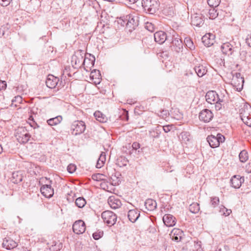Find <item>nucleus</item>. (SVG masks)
Instances as JSON below:
<instances>
[{"label": "nucleus", "instance_id": "obj_24", "mask_svg": "<svg viewBox=\"0 0 251 251\" xmlns=\"http://www.w3.org/2000/svg\"><path fill=\"white\" fill-rule=\"evenodd\" d=\"M128 218L132 223L135 222L140 217V212L137 209H132L128 211Z\"/></svg>", "mask_w": 251, "mask_h": 251}, {"label": "nucleus", "instance_id": "obj_46", "mask_svg": "<svg viewBox=\"0 0 251 251\" xmlns=\"http://www.w3.org/2000/svg\"><path fill=\"white\" fill-rule=\"evenodd\" d=\"M12 0H0V5L2 6H8Z\"/></svg>", "mask_w": 251, "mask_h": 251}, {"label": "nucleus", "instance_id": "obj_63", "mask_svg": "<svg viewBox=\"0 0 251 251\" xmlns=\"http://www.w3.org/2000/svg\"><path fill=\"white\" fill-rule=\"evenodd\" d=\"M93 58H94V60H93L94 62H93V64H94V63L95 60V57H94V56H93Z\"/></svg>", "mask_w": 251, "mask_h": 251}, {"label": "nucleus", "instance_id": "obj_42", "mask_svg": "<svg viewBox=\"0 0 251 251\" xmlns=\"http://www.w3.org/2000/svg\"><path fill=\"white\" fill-rule=\"evenodd\" d=\"M103 234V231L98 230L93 234V237L95 240H99Z\"/></svg>", "mask_w": 251, "mask_h": 251}, {"label": "nucleus", "instance_id": "obj_62", "mask_svg": "<svg viewBox=\"0 0 251 251\" xmlns=\"http://www.w3.org/2000/svg\"><path fill=\"white\" fill-rule=\"evenodd\" d=\"M17 174V173H14L13 174V177H15V175H16Z\"/></svg>", "mask_w": 251, "mask_h": 251}, {"label": "nucleus", "instance_id": "obj_39", "mask_svg": "<svg viewBox=\"0 0 251 251\" xmlns=\"http://www.w3.org/2000/svg\"><path fill=\"white\" fill-rule=\"evenodd\" d=\"M100 77V72L99 70H94L93 71L91 72V73L90 75V77L92 79H99Z\"/></svg>", "mask_w": 251, "mask_h": 251}, {"label": "nucleus", "instance_id": "obj_12", "mask_svg": "<svg viewBox=\"0 0 251 251\" xmlns=\"http://www.w3.org/2000/svg\"><path fill=\"white\" fill-rule=\"evenodd\" d=\"M213 118V114L211 110L204 109L199 113V119L204 123H208Z\"/></svg>", "mask_w": 251, "mask_h": 251}, {"label": "nucleus", "instance_id": "obj_8", "mask_svg": "<svg viewBox=\"0 0 251 251\" xmlns=\"http://www.w3.org/2000/svg\"><path fill=\"white\" fill-rule=\"evenodd\" d=\"M86 126L82 121H75L71 125V130L73 135H77L82 133L85 130Z\"/></svg>", "mask_w": 251, "mask_h": 251}, {"label": "nucleus", "instance_id": "obj_18", "mask_svg": "<svg viewBox=\"0 0 251 251\" xmlns=\"http://www.w3.org/2000/svg\"><path fill=\"white\" fill-rule=\"evenodd\" d=\"M154 40L159 44H162L167 40L166 33L162 31H158L154 34Z\"/></svg>", "mask_w": 251, "mask_h": 251}, {"label": "nucleus", "instance_id": "obj_19", "mask_svg": "<svg viewBox=\"0 0 251 251\" xmlns=\"http://www.w3.org/2000/svg\"><path fill=\"white\" fill-rule=\"evenodd\" d=\"M59 81L57 77H55L52 75H49L46 81V83L48 87L53 89L55 87Z\"/></svg>", "mask_w": 251, "mask_h": 251}, {"label": "nucleus", "instance_id": "obj_60", "mask_svg": "<svg viewBox=\"0 0 251 251\" xmlns=\"http://www.w3.org/2000/svg\"><path fill=\"white\" fill-rule=\"evenodd\" d=\"M22 180V177H20L18 179H17L16 181L17 182V181H21Z\"/></svg>", "mask_w": 251, "mask_h": 251}, {"label": "nucleus", "instance_id": "obj_17", "mask_svg": "<svg viewBox=\"0 0 251 251\" xmlns=\"http://www.w3.org/2000/svg\"><path fill=\"white\" fill-rule=\"evenodd\" d=\"M163 221L167 226H173L176 224V218L171 214H165L163 217Z\"/></svg>", "mask_w": 251, "mask_h": 251}, {"label": "nucleus", "instance_id": "obj_31", "mask_svg": "<svg viewBox=\"0 0 251 251\" xmlns=\"http://www.w3.org/2000/svg\"><path fill=\"white\" fill-rule=\"evenodd\" d=\"M239 158L241 162H246L249 159L248 152L246 150L242 151L239 154Z\"/></svg>", "mask_w": 251, "mask_h": 251}, {"label": "nucleus", "instance_id": "obj_34", "mask_svg": "<svg viewBox=\"0 0 251 251\" xmlns=\"http://www.w3.org/2000/svg\"><path fill=\"white\" fill-rule=\"evenodd\" d=\"M86 201L83 197H79L75 200V203L76 205L79 208L83 207L86 204Z\"/></svg>", "mask_w": 251, "mask_h": 251}, {"label": "nucleus", "instance_id": "obj_57", "mask_svg": "<svg viewBox=\"0 0 251 251\" xmlns=\"http://www.w3.org/2000/svg\"><path fill=\"white\" fill-rule=\"evenodd\" d=\"M29 124L30 126L34 129L39 127V126L34 121H32V122L30 123Z\"/></svg>", "mask_w": 251, "mask_h": 251}, {"label": "nucleus", "instance_id": "obj_15", "mask_svg": "<svg viewBox=\"0 0 251 251\" xmlns=\"http://www.w3.org/2000/svg\"><path fill=\"white\" fill-rule=\"evenodd\" d=\"M183 232L179 228H174L170 234L173 240L178 242L180 241L183 236Z\"/></svg>", "mask_w": 251, "mask_h": 251}, {"label": "nucleus", "instance_id": "obj_38", "mask_svg": "<svg viewBox=\"0 0 251 251\" xmlns=\"http://www.w3.org/2000/svg\"><path fill=\"white\" fill-rule=\"evenodd\" d=\"M220 203V200L219 197H213L210 198V204L213 207L215 208Z\"/></svg>", "mask_w": 251, "mask_h": 251}, {"label": "nucleus", "instance_id": "obj_44", "mask_svg": "<svg viewBox=\"0 0 251 251\" xmlns=\"http://www.w3.org/2000/svg\"><path fill=\"white\" fill-rule=\"evenodd\" d=\"M76 169V166L74 164H70L67 167V170L70 174L73 173Z\"/></svg>", "mask_w": 251, "mask_h": 251}, {"label": "nucleus", "instance_id": "obj_10", "mask_svg": "<svg viewBox=\"0 0 251 251\" xmlns=\"http://www.w3.org/2000/svg\"><path fill=\"white\" fill-rule=\"evenodd\" d=\"M172 47L177 52H180L183 50V43L177 34L173 35Z\"/></svg>", "mask_w": 251, "mask_h": 251}, {"label": "nucleus", "instance_id": "obj_30", "mask_svg": "<svg viewBox=\"0 0 251 251\" xmlns=\"http://www.w3.org/2000/svg\"><path fill=\"white\" fill-rule=\"evenodd\" d=\"M92 178L95 181H102L106 180V176L102 174H96L92 176Z\"/></svg>", "mask_w": 251, "mask_h": 251}, {"label": "nucleus", "instance_id": "obj_9", "mask_svg": "<svg viewBox=\"0 0 251 251\" xmlns=\"http://www.w3.org/2000/svg\"><path fill=\"white\" fill-rule=\"evenodd\" d=\"M123 23H121L123 25H126L127 26L134 29L135 27L138 25V17H134L132 15L129 14L126 16L121 18Z\"/></svg>", "mask_w": 251, "mask_h": 251}, {"label": "nucleus", "instance_id": "obj_45", "mask_svg": "<svg viewBox=\"0 0 251 251\" xmlns=\"http://www.w3.org/2000/svg\"><path fill=\"white\" fill-rule=\"evenodd\" d=\"M145 27L148 30H149L151 32L154 31V26L151 23H149V22L147 23Z\"/></svg>", "mask_w": 251, "mask_h": 251}, {"label": "nucleus", "instance_id": "obj_52", "mask_svg": "<svg viewBox=\"0 0 251 251\" xmlns=\"http://www.w3.org/2000/svg\"><path fill=\"white\" fill-rule=\"evenodd\" d=\"M78 53H77L75 55H74V56H73V59H75V58H78V63H79V62H80V60H81V61H84V59H83V56L81 55V54H79V56H78Z\"/></svg>", "mask_w": 251, "mask_h": 251}, {"label": "nucleus", "instance_id": "obj_51", "mask_svg": "<svg viewBox=\"0 0 251 251\" xmlns=\"http://www.w3.org/2000/svg\"><path fill=\"white\" fill-rule=\"evenodd\" d=\"M105 162H103L102 160H100L99 158L96 164V167L97 168H100L104 164Z\"/></svg>", "mask_w": 251, "mask_h": 251}, {"label": "nucleus", "instance_id": "obj_26", "mask_svg": "<svg viewBox=\"0 0 251 251\" xmlns=\"http://www.w3.org/2000/svg\"><path fill=\"white\" fill-rule=\"evenodd\" d=\"M194 70L198 76L199 77L203 76L207 72L206 67L202 65L195 66Z\"/></svg>", "mask_w": 251, "mask_h": 251}, {"label": "nucleus", "instance_id": "obj_37", "mask_svg": "<svg viewBox=\"0 0 251 251\" xmlns=\"http://www.w3.org/2000/svg\"><path fill=\"white\" fill-rule=\"evenodd\" d=\"M209 18L211 19H215L218 15V13L214 7L209 10L208 12Z\"/></svg>", "mask_w": 251, "mask_h": 251}, {"label": "nucleus", "instance_id": "obj_4", "mask_svg": "<svg viewBox=\"0 0 251 251\" xmlns=\"http://www.w3.org/2000/svg\"><path fill=\"white\" fill-rule=\"evenodd\" d=\"M242 121L247 126L251 127V106L244 105L240 113Z\"/></svg>", "mask_w": 251, "mask_h": 251}, {"label": "nucleus", "instance_id": "obj_48", "mask_svg": "<svg viewBox=\"0 0 251 251\" xmlns=\"http://www.w3.org/2000/svg\"><path fill=\"white\" fill-rule=\"evenodd\" d=\"M173 126L172 125H166L163 126V129L165 132L168 133V132L171 131V130L172 129Z\"/></svg>", "mask_w": 251, "mask_h": 251}, {"label": "nucleus", "instance_id": "obj_27", "mask_svg": "<svg viewBox=\"0 0 251 251\" xmlns=\"http://www.w3.org/2000/svg\"><path fill=\"white\" fill-rule=\"evenodd\" d=\"M94 115L96 118V119L101 123H105L107 120V117L100 111H96Z\"/></svg>", "mask_w": 251, "mask_h": 251}, {"label": "nucleus", "instance_id": "obj_2", "mask_svg": "<svg viewBox=\"0 0 251 251\" xmlns=\"http://www.w3.org/2000/svg\"><path fill=\"white\" fill-rule=\"evenodd\" d=\"M142 6L145 11L152 14L158 10L159 3L158 0H142Z\"/></svg>", "mask_w": 251, "mask_h": 251}, {"label": "nucleus", "instance_id": "obj_58", "mask_svg": "<svg viewBox=\"0 0 251 251\" xmlns=\"http://www.w3.org/2000/svg\"><path fill=\"white\" fill-rule=\"evenodd\" d=\"M138 0H126L127 3L133 4L136 2Z\"/></svg>", "mask_w": 251, "mask_h": 251}, {"label": "nucleus", "instance_id": "obj_28", "mask_svg": "<svg viewBox=\"0 0 251 251\" xmlns=\"http://www.w3.org/2000/svg\"><path fill=\"white\" fill-rule=\"evenodd\" d=\"M62 120V117L61 116H58L54 118H50L47 120L48 124L50 126H56L59 124Z\"/></svg>", "mask_w": 251, "mask_h": 251}, {"label": "nucleus", "instance_id": "obj_23", "mask_svg": "<svg viewBox=\"0 0 251 251\" xmlns=\"http://www.w3.org/2000/svg\"><path fill=\"white\" fill-rule=\"evenodd\" d=\"M2 246L7 250H11L17 246V243L10 238H5L2 243Z\"/></svg>", "mask_w": 251, "mask_h": 251}, {"label": "nucleus", "instance_id": "obj_64", "mask_svg": "<svg viewBox=\"0 0 251 251\" xmlns=\"http://www.w3.org/2000/svg\"><path fill=\"white\" fill-rule=\"evenodd\" d=\"M222 251V250H221V249H219L218 251Z\"/></svg>", "mask_w": 251, "mask_h": 251}, {"label": "nucleus", "instance_id": "obj_55", "mask_svg": "<svg viewBox=\"0 0 251 251\" xmlns=\"http://www.w3.org/2000/svg\"><path fill=\"white\" fill-rule=\"evenodd\" d=\"M6 83L5 81H0V90L5 89Z\"/></svg>", "mask_w": 251, "mask_h": 251}, {"label": "nucleus", "instance_id": "obj_20", "mask_svg": "<svg viewBox=\"0 0 251 251\" xmlns=\"http://www.w3.org/2000/svg\"><path fill=\"white\" fill-rule=\"evenodd\" d=\"M108 203L110 207L114 209L120 207L122 205L120 200L115 196L109 197L108 199Z\"/></svg>", "mask_w": 251, "mask_h": 251}, {"label": "nucleus", "instance_id": "obj_33", "mask_svg": "<svg viewBox=\"0 0 251 251\" xmlns=\"http://www.w3.org/2000/svg\"><path fill=\"white\" fill-rule=\"evenodd\" d=\"M190 134L189 132L186 131L182 132L179 136V139L183 142L186 143L187 142L189 141Z\"/></svg>", "mask_w": 251, "mask_h": 251}, {"label": "nucleus", "instance_id": "obj_16", "mask_svg": "<svg viewBox=\"0 0 251 251\" xmlns=\"http://www.w3.org/2000/svg\"><path fill=\"white\" fill-rule=\"evenodd\" d=\"M215 35L211 33H207L202 36L201 40L203 44L207 47H210L214 43Z\"/></svg>", "mask_w": 251, "mask_h": 251}, {"label": "nucleus", "instance_id": "obj_29", "mask_svg": "<svg viewBox=\"0 0 251 251\" xmlns=\"http://www.w3.org/2000/svg\"><path fill=\"white\" fill-rule=\"evenodd\" d=\"M9 25L8 24L2 25L0 27V38L5 35H8L9 34Z\"/></svg>", "mask_w": 251, "mask_h": 251}, {"label": "nucleus", "instance_id": "obj_1", "mask_svg": "<svg viewBox=\"0 0 251 251\" xmlns=\"http://www.w3.org/2000/svg\"><path fill=\"white\" fill-rule=\"evenodd\" d=\"M206 100L210 104H215V108L220 110L222 108V103L224 100L223 97L220 98L216 91H208L205 95Z\"/></svg>", "mask_w": 251, "mask_h": 251}, {"label": "nucleus", "instance_id": "obj_25", "mask_svg": "<svg viewBox=\"0 0 251 251\" xmlns=\"http://www.w3.org/2000/svg\"><path fill=\"white\" fill-rule=\"evenodd\" d=\"M145 206L148 210L152 211L156 209L157 203L156 201L153 199H149L145 201Z\"/></svg>", "mask_w": 251, "mask_h": 251}, {"label": "nucleus", "instance_id": "obj_7", "mask_svg": "<svg viewBox=\"0 0 251 251\" xmlns=\"http://www.w3.org/2000/svg\"><path fill=\"white\" fill-rule=\"evenodd\" d=\"M101 218L105 223L109 226H112L116 223L117 217L113 212L107 210L101 213Z\"/></svg>", "mask_w": 251, "mask_h": 251}, {"label": "nucleus", "instance_id": "obj_61", "mask_svg": "<svg viewBox=\"0 0 251 251\" xmlns=\"http://www.w3.org/2000/svg\"><path fill=\"white\" fill-rule=\"evenodd\" d=\"M17 218H18L19 219V223H20L21 222L22 219L21 218H20V217L19 216H17Z\"/></svg>", "mask_w": 251, "mask_h": 251}, {"label": "nucleus", "instance_id": "obj_50", "mask_svg": "<svg viewBox=\"0 0 251 251\" xmlns=\"http://www.w3.org/2000/svg\"><path fill=\"white\" fill-rule=\"evenodd\" d=\"M99 158L100 159V160H102L103 162H105L106 160L105 153L104 152H101Z\"/></svg>", "mask_w": 251, "mask_h": 251}, {"label": "nucleus", "instance_id": "obj_59", "mask_svg": "<svg viewBox=\"0 0 251 251\" xmlns=\"http://www.w3.org/2000/svg\"><path fill=\"white\" fill-rule=\"evenodd\" d=\"M3 151V149L1 147V145L0 144V154H1Z\"/></svg>", "mask_w": 251, "mask_h": 251}, {"label": "nucleus", "instance_id": "obj_22", "mask_svg": "<svg viewBox=\"0 0 251 251\" xmlns=\"http://www.w3.org/2000/svg\"><path fill=\"white\" fill-rule=\"evenodd\" d=\"M203 20L201 16L199 14H194L191 17V24L194 26L200 27L203 24Z\"/></svg>", "mask_w": 251, "mask_h": 251}, {"label": "nucleus", "instance_id": "obj_41", "mask_svg": "<svg viewBox=\"0 0 251 251\" xmlns=\"http://www.w3.org/2000/svg\"><path fill=\"white\" fill-rule=\"evenodd\" d=\"M120 176L121 175L119 174V173H116L114 176H112L111 179H112L113 181L114 182H113V184L114 183L115 185L119 184V182H120V178H119V176Z\"/></svg>", "mask_w": 251, "mask_h": 251}, {"label": "nucleus", "instance_id": "obj_6", "mask_svg": "<svg viewBox=\"0 0 251 251\" xmlns=\"http://www.w3.org/2000/svg\"><path fill=\"white\" fill-rule=\"evenodd\" d=\"M244 82V78L239 73H235L232 74L231 84L238 91H240L243 87Z\"/></svg>", "mask_w": 251, "mask_h": 251}, {"label": "nucleus", "instance_id": "obj_3", "mask_svg": "<svg viewBox=\"0 0 251 251\" xmlns=\"http://www.w3.org/2000/svg\"><path fill=\"white\" fill-rule=\"evenodd\" d=\"M15 137L21 144H25L30 138V135L25 127H20L16 131Z\"/></svg>", "mask_w": 251, "mask_h": 251}, {"label": "nucleus", "instance_id": "obj_43", "mask_svg": "<svg viewBox=\"0 0 251 251\" xmlns=\"http://www.w3.org/2000/svg\"><path fill=\"white\" fill-rule=\"evenodd\" d=\"M22 101V98L21 96H17L14 98V99L12 100L11 106H17L16 104H14L15 102H17L18 103H21Z\"/></svg>", "mask_w": 251, "mask_h": 251}, {"label": "nucleus", "instance_id": "obj_56", "mask_svg": "<svg viewBox=\"0 0 251 251\" xmlns=\"http://www.w3.org/2000/svg\"><path fill=\"white\" fill-rule=\"evenodd\" d=\"M246 171L248 173H251V163H248L246 166Z\"/></svg>", "mask_w": 251, "mask_h": 251}, {"label": "nucleus", "instance_id": "obj_5", "mask_svg": "<svg viewBox=\"0 0 251 251\" xmlns=\"http://www.w3.org/2000/svg\"><path fill=\"white\" fill-rule=\"evenodd\" d=\"M225 139L224 136L220 133L217 134L216 136L211 135L207 137V141L209 146L212 148L218 147L221 143L224 142Z\"/></svg>", "mask_w": 251, "mask_h": 251}, {"label": "nucleus", "instance_id": "obj_47", "mask_svg": "<svg viewBox=\"0 0 251 251\" xmlns=\"http://www.w3.org/2000/svg\"><path fill=\"white\" fill-rule=\"evenodd\" d=\"M100 186L102 189L108 191V186L107 185V182L105 181V180L102 181L100 183Z\"/></svg>", "mask_w": 251, "mask_h": 251}, {"label": "nucleus", "instance_id": "obj_32", "mask_svg": "<svg viewBox=\"0 0 251 251\" xmlns=\"http://www.w3.org/2000/svg\"><path fill=\"white\" fill-rule=\"evenodd\" d=\"M200 209V205L198 203H193L189 206V210L192 213L196 214L198 213Z\"/></svg>", "mask_w": 251, "mask_h": 251}, {"label": "nucleus", "instance_id": "obj_53", "mask_svg": "<svg viewBox=\"0 0 251 251\" xmlns=\"http://www.w3.org/2000/svg\"><path fill=\"white\" fill-rule=\"evenodd\" d=\"M246 41L249 46L251 47V34L248 35Z\"/></svg>", "mask_w": 251, "mask_h": 251}, {"label": "nucleus", "instance_id": "obj_14", "mask_svg": "<svg viewBox=\"0 0 251 251\" xmlns=\"http://www.w3.org/2000/svg\"><path fill=\"white\" fill-rule=\"evenodd\" d=\"M221 48L223 53L227 55L228 56L232 55L234 51H236L237 49L236 47H233V46L229 42L224 43L221 46Z\"/></svg>", "mask_w": 251, "mask_h": 251}, {"label": "nucleus", "instance_id": "obj_13", "mask_svg": "<svg viewBox=\"0 0 251 251\" xmlns=\"http://www.w3.org/2000/svg\"><path fill=\"white\" fill-rule=\"evenodd\" d=\"M86 229L85 223L82 220L75 221L73 225V231L77 234H82Z\"/></svg>", "mask_w": 251, "mask_h": 251}, {"label": "nucleus", "instance_id": "obj_11", "mask_svg": "<svg viewBox=\"0 0 251 251\" xmlns=\"http://www.w3.org/2000/svg\"><path fill=\"white\" fill-rule=\"evenodd\" d=\"M49 183L43 185L40 188L41 193L46 198H51L54 194L53 189L51 186V181L48 180Z\"/></svg>", "mask_w": 251, "mask_h": 251}, {"label": "nucleus", "instance_id": "obj_36", "mask_svg": "<svg viewBox=\"0 0 251 251\" xmlns=\"http://www.w3.org/2000/svg\"><path fill=\"white\" fill-rule=\"evenodd\" d=\"M219 212L223 215L226 216L229 215V214L231 213V210L229 209H227L224 206L221 205L220 206Z\"/></svg>", "mask_w": 251, "mask_h": 251}, {"label": "nucleus", "instance_id": "obj_35", "mask_svg": "<svg viewBox=\"0 0 251 251\" xmlns=\"http://www.w3.org/2000/svg\"><path fill=\"white\" fill-rule=\"evenodd\" d=\"M184 43L187 48H189L190 50H194L195 49L193 42L189 38H185L184 39Z\"/></svg>", "mask_w": 251, "mask_h": 251}, {"label": "nucleus", "instance_id": "obj_54", "mask_svg": "<svg viewBox=\"0 0 251 251\" xmlns=\"http://www.w3.org/2000/svg\"><path fill=\"white\" fill-rule=\"evenodd\" d=\"M169 112L167 110H163L161 111H160V116H162V117H164V116H166L168 115H169Z\"/></svg>", "mask_w": 251, "mask_h": 251}, {"label": "nucleus", "instance_id": "obj_40", "mask_svg": "<svg viewBox=\"0 0 251 251\" xmlns=\"http://www.w3.org/2000/svg\"><path fill=\"white\" fill-rule=\"evenodd\" d=\"M208 4L211 7H216L219 5L221 0H207Z\"/></svg>", "mask_w": 251, "mask_h": 251}, {"label": "nucleus", "instance_id": "obj_49", "mask_svg": "<svg viewBox=\"0 0 251 251\" xmlns=\"http://www.w3.org/2000/svg\"><path fill=\"white\" fill-rule=\"evenodd\" d=\"M132 147L133 150L137 151L138 149H139L140 148V145L139 143L135 142H133L132 144Z\"/></svg>", "mask_w": 251, "mask_h": 251}, {"label": "nucleus", "instance_id": "obj_21", "mask_svg": "<svg viewBox=\"0 0 251 251\" xmlns=\"http://www.w3.org/2000/svg\"><path fill=\"white\" fill-rule=\"evenodd\" d=\"M243 181L244 178L239 176H234L230 179L231 185L234 188H239Z\"/></svg>", "mask_w": 251, "mask_h": 251}]
</instances>
